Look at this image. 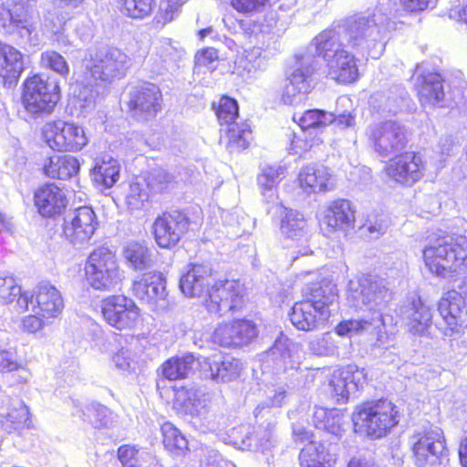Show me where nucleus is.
Instances as JSON below:
<instances>
[{
	"label": "nucleus",
	"instance_id": "nucleus-1",
	"mask_svg": "<svg viewBox=\"0 0 467 467\" xmlns=\"http://www.w3.org/2000/svg\"><path fill=\"white\" fill-rule=\"evenodd\" d=\"M346 41L340 23L318 34L307 51L296 57V65L288 78L282 100L287 105L301 103L313 88L314 78L321 69L323 61H329L345 51Z\"/></svg>",
	"mask_w": 467,
	"mask_h": 467
},
{
	"label": "nucleus",
	"instance_id": "nucleus-2",
	"mask_svg": "<svg viewBox=\"0 0 467 467\" xmlns=\"http://www.w3.org/2000/svg\"><path fill=\"white\" fill-rule=\"evenodd\" d=\"M214 282L208 265L191 264L180 279V289L187 297L205 296L207 310L222 317L244 305V287L239 281Z\"/></svg>",
	"mask_w": 467,
	"mask_h": 467
},
{
	"label": "nucleus",
	"instance_id": "nucleus-3",
	"mask_svg": "<svg viewBox=\"0 0 467 467\" xmlns=\"http://www.w3.org/2000/svg\"><path fill=\"white\" fill-rule=\"evenodd\" d=\"M346 47L362 57L379 58L384 52L388 34L394 29L389 8L379 4L372 10L355 14L341 23Z\"/></svg>",
	"mask_w": 467,
	"mask_h": 467
},
{
	"label": "nucleus",
	"instance_id": "nucleus-4",
	"mask_svg": "<svg viewBox=\"0 0 467 467\" xmlns=\"http://www.w3.org/2000/svg\"><path fill=\"white\" fill-rule=\"evenodd\" d=\"M83 91L77 95L84 102L81 107H88L94 102L93 86L98 81L111 83L124 78L132 65L131 58L120 48L110 46H99L89 48L83 60Z\"/></svg>",
	"mask_w": 467,
	"mask_h": 467
},
{
	"label": "nucleus",
	"instance_id": "nucleus-5",
	"mask_svg": "<svg viewBox=\"0 0 467 467\" xmlns=\"http://www.w3.org/2000/svg\"><path fill=\"white\" fill-rule=\"evenodd\" d=\"M305 299L294 304L288 316L298 330L314 331L322 328L330 317V306L337 299V289L331 282L307 285L303 289Z\"/></svg>",
	"mask_w": 467,
	"mask_h": 467
},
{
	"label": "nucleus",
	"instance_id": "nucleus-6",
	"mask_svg": "<svg viewBox=\"0 0 467 467\" xmlns=\"http://www.w3.org/2000/svg\"><path fill=\"white\" fill-rule=\"evenodd\" d=\"M422 254L426 266L437 275L467 271L466 236L443 234L431 238Z\"/></svg>",
	"mask_w": 467,
	"mask_h": 467
},
{
	"label": "nucleus",
	"instance_id": "nucleus-7",
	"mask_svg": "<svg viewBox=\"0 0 467 467\" xmlns=\"http://www.w3.org/2000/svg\"><path fill=\"white\" fill-rule=\"evenodd\" d=\"M351 420L356 432H362L371 439H379L398 425L400 413L390 400L380 399L358 406Z\"/></svg>",
	"mask_w": 467,
	"mask_h": 467
},
{
	"label": "nucleus",
	"instance_id": "nucleus-8",
	"mask_svg": "<svg viewBox=\"0 0 467 467\" xmlns=\"http://www.w3.org/2000/svg\"><path fill=\"white\" fill-rule=\"evenodd\" d=\"M59 99L60 88L55 78L35 75L24 82L22 104L34 119L51 114Z\"/></svg>",
	"mask_w": 467,
	"mask_h": 467
},
{
	"label": "nucleus",
	"instance_id": "nucleus-9",
	"mask_svg": "<svg viewBox=\"0 0 467 467\" xmlns=\"http://www.w3.org/2000/svg\"><path fill=\"white\" fill-rule=\"evenodd\" d=\"M36 0H11L0 7V23L5 32L23 44H36V21L34 7Z\"/></svg>",
	"mask_w": 467,
	"mask_h": 467
},
{
	"label": "nucleus",
	"instance_id": "nucleus-10",
	"mask_svg": "<svg viewBox=\"0 0 467 467\" xmlns=\"http://www.w3.org/2000/svg\"><path fill=\"white\" fill-rule=\"evenodd\" d=\"M88 284L96 290L114 289L122 279L115 254L108 247L100 246L88 256L85 266Z\"/></svg>",
	"mask_w": 467,
	"mask_h": 467
},
{
	"label": "nucleus",
	"instance_id": "nucleus-11",
	"mask_svg": "<svg viewBox=\"0 0 467 467\" xmlns=\"http://www.w3.org/2000/svg\"><path fill=\"white\" fill-rule=\"evenodd\" d=\"M441 321L435 323V328L444 337L460 334L467 325V277L458 290L449 291L438 304Z\"/></svg>",
	"mask_w": 467,
	"mask_h": 467
},
{
	"label": "nucleus",
	"instance_id": "nucleus-12",
	"mask_svg": "<svg viewBox=\"0 0 467 467\" xmlns=\"http://www.w3.org/2000/svg\"><path fill=\"white\" fill-rule=\"evenodd\" d=\"M366 136L374 151L384 158L397 155L408 142L407 130L394 120L370 124L366 130Z\"/></svg>",
	"mask_w": 467,
	"mask_h": 467
},
{
	"label": "nucleus",
	"instance_id": "nucleus-13",
	"mask_svg": "<svg viewBox=\"0 0 467 467\" xmlns=\"http://www.w3.org/2000/svg\"><path fill=\"white\" fill-rule=\"evenodd\" d=\"M410 442L418 467L434 466L446 457L444 434L437 426L416 431L410 437Z\"/></svg>",
	"mask_w": 467,
	"mask_h": 467
},
{
	"label": "nucleus",
	"instance_id": "nucleus-14",
	"mask_svg": "<svg viewBox=\"0 0 467 467\" xmlns=\"http://www.w3.org/2000/svg\"><path fill=\"white\" fill-rule=\"evenodd\" d=\"M43 136L48 146L57 151L77 152L88 142L82 126L63 120L46 124Z\"/></svg>",
	"mask_w": 467,
	"mask_h": 467
},
{
	"label": "nucleus",
	"instance_id": "nucleus-15",
	"mask_svg": "<svg viewBox=\"0 0 467 467\" xmlns=\"http://www.w3.org/2000/svg\"><path fill=\"white\" fill-rule=\"evenodd\" d=\"M99 226V220L90 206L68 210L63 219V236L73 245L88 244Z\"/></svg>",
	"mask_w": 467,
	"mask_h": 467
},
{
	"label": "nucleus",
	"instance_id": "nucleus-16",
	"mask_svg": "<svg viewBox=\"0 0 467 467\" xmlns=\"http://www.w3.org/2000/svg\"><path fill=\"white\" fill-rule=\"evenodd\" d=\"M162 93L150 82H142L129 91V112L138 121H149L161 110Z\"/></svg>",
	"mask_w": 467,
	"mask_h": 467
},
{
	"label": "nucleus",
	"instance_id": "nucleus-17",
	"mask_svg": "<svg viewBox=\"0 0 467 467\" xmlns=\"http://www.w3.org/2000/svg\"><path fill=\"white\" fill-rule=\"evenodd\" d=\"M132 293L139 300L148 304L157 312L167 311L171 306L166 279L160 272H147L135 279Z\"/></svg>",
	"mask_w": 467,
	"mask_h": 467
},
{
	"label": "nucleus",
	"instance_id": "nucleus-18",
	"mask_svg": "<svg viewBox=\"0 0 467 467\" xmlns=\"http://www.w3.org/2000/svg\"><path fill=\"white\" fill-rule=\"evenodd\" d=\"M101 313L104 320L119 329H130L139 320L140 309L131 298L123 295H114L101 302Z\"/></svg>",
	"mask_w": 467,
	"mask_h": 467
},
{
	"label": "nucleus",
	"instance_id": "nucleus-19",
	"mask_svg": "<svg viewBox=\"0 0 467 467\" xmlns=\"http://www.w3.org/2000/svg\"><path fill=\"white\" fill-rule=\"evenodd\" d=\"M368 375L364 368L348 364L338 372H335L329 381L331 396L337 403L348 402L350 395L363 389L367 384Z\"/></svg>",
	"mask_w": 467,
	"mask_h": 467
},
{
	"label": "nucleus",
	"instance_id": "nucleus-20",
	"mask_svg": "<svg viewBox=\"0 0 467 467\" xmlns=\"http://www.w3.org/2000/svg\"><path fill=\"white\" fill-rule=\"evenodd\" d=\"M189 226L187 216L179 212L163 213L153 223V234L157 244L162 248L176 245Z\"/></svg>",
	"mask_w": 467,
	"mask_h": 467
},
{
	"label": "nucleus",
	"instance_id": "nucleus-21",
	"mask_svg": "<svg viewBox=\"0 0 467 467\" xmlns=\"http://www.w3.org/2000/svg\"><path fill=\"white\" fill-rule=\"evenodd\" d=\"M425 167L421 157L415 152H405L389 161L385 166L387 175L403 185H412L420 181Z\"/></svg>",
	"mask_w": 467,
	"mask_h": 467
},
{
	"label": "nucleus",
	"instance_id": "nucleus-22",
	"mask_svg": "<svg viewBox=\"0 0 467 467\" xmlns=\"http://www.w3.org/2000/svg\"><path fill=\"white\" fill-rule=\"evenodd\" d=\"M400 317L410 332L419 336H432V309L418 296H412L400 307Z\"/></svg>",
	"mask_w": 467,
	"mask_h": 467
},
{
	"label": "nucleus",
	"instance_id": "nucleus-23",
	"mask_svg": "<svg viewBox=\"0 0 467 467\" xmlns=\"http://www.w3.org/2000/svg\"><path fill=\"white\" fill-rule=\"evenodd\" d=\"M256 336L257 328L252 321L238 319L219 326L213 333V340L224 348H238L249 344Z\"/></svg>",
	"mask_w": 467,
	"mask_h": 467
},
{
	"label": "nucleus",
	"instance_id": "nucleus-24",
	"mask_svg": "<svg viewBox=\"0 0 467 467\" xmlns=\"http://www.w3.org/2000/svg\"><path fill=\"white\" fill-rule=\"evenodd\" d=\"M416 73L419 76L416 78L415 87L420 103L423 106L444 107L445 91L443 78L436 71H427L421 66H417Z\"/></svg>",
	"mask_w": 467,
	"mask_h": 467
},
{
	"label": "nucleus",
	"instance_id": "nucleus-25",
	"mask_svg": "<svg viewBox=\"0 0 467 467\" xmlns=\"http://www.w3.org/2000/svg\"><path fill=\"white\" fill-rule=\"evenodd\" d=\"M264 362L265 367H272L276 373L297 368L299 357L296 344L281 334L265 352Z\"/></svg>",
	"mask_w": 467,
	"mask_h": 467
},
{
	"label": "nucleus",
	"instance_id": "nucleus-26",
	"mask_svg": "<svg viewBox=\"0 0 467 467\" xmlns=\"http://www.w3.org/2000/svg\"><path fill=\"white\" fill-rule=\"evenodd\" d=\"M322 223L328 233L341 232L347 234L355 223V211L351 202L345 199L331 202L325 210Z\"/></svg>",
	"mask_w": 467,
	"mask_h": 467
},
{
	"label": "nucleus",
	"instance_id": "nucleus-27",
	"mask_svg": "<svg viewBox=\"0 0 467 467\" xmlns=\"http://www.w3.org/2000/svg\"><path fill=\"white\" fill-rule=\"evenodd\" d=\"M365 285L369 287L367 292L368 302V316L376 322L386 326L383 309L391 299V292L387 287L384 279L375 275H364Z\"/></svg>",
	"mask_w": 467,
	"mask_h": 467
},
{
	"label": "nucleus",
	"instance_id": "nucleus-28",
	"mask_svg": "<svg viewBox=\"0 0 467 467\" xmlns=\"http://www.w3.org/2000/svg\"><path fill=\"white\" fill-rule=\"evenodd\" d=\"M35 204L43 217H55L65 210L67 199L57 184L46 183L35 192Z\"/></svg>",
	"mask_w": 467,
	"mask_h": 467
},
{
	"label": "nucleus",
	"instance_id": "nucleus-29",
	"mask_svg": "<svg viewBox=\"0 0 467 467\" xmlns=\"http://www.w3.org/2000/svg\"><path fill=\"white\" fill-rule=\"evenodd\" d=\"M369 103L379 114L396 115L409 108L410 97L403 86L394 85L387 91L373 94Z\"/></svg>",
	"mask_w": 467,
	"mask_h": 467
},
{
	"label": "nucleus",
	"instance_id": "nucleus-30",
	"mask_svg": "<svg viewBox=\"0 0 467 467\" xmlns=\"http://www.w3.org/2000/svg\"><path fill=\"white\" fill-rule=\"evenodd\" d=\"M23 70L22 53L0 42V84L8 88L16 86Z\"/></svg>",
	"mask_w": 467,
	"mask_h": 467
},
{
	"label": "nucleus",
	"instance_id": "nucleus-31",
	"mask_svg": "<svg viewBox=\"0 0 467 467\" xmlns=\"http://www.w3.org/2000/svg\"><path fill=\"white\" fill-rule=\"evenodd\" d=\"M36 306L34 311L47 317H57L64 308L60 291L48 282H41L35 288Z\"/></svg>",
	"mask_w": 467,
	"mask_h": 467
},
{
	"label": "nucleus",
	"instance_id": "nucleus-32",
	"mask_svg": "<svg viewBox=\"0 0 467 467\" xmlns=\"http://www.w3.org/2000/svg\"><path fill=\"white\" fill-rule=\"evenodd\" d=\"M336 447H327L322 442L310 441L301 449L299 454L300 467H333L336 463Z\"/></svg>",
	"mask_w": 467,
	"mask_h": 467
},
{
	"label": "nucleus",
	"instance_id": "nucleus-33",
	"mask_svg": "<svg viewBox=\"0 0 467 467\" xmlns=\"http://www.w3.org/2000/svg\"><path fill=\"white\" fill-rule=\"evenodd\" d=\"M205 366L209 368L210 379L217 383L234 381L242 369L240 361L230 356L208 358Z\"/></svg>",
	"mask_w": 467,
	"mask_h": 467
},
{
	"label": "nucleus",
	"instance_id": "nucleus-34",
	"mask_svg": "<svg viewBox=\"0 0 467 467\" xmlns=\"http://www.w3.org/2000/svg\"><path fill=\"white\" fill-rule=\"evenodd\" d=\"M80 169L78 160L70 155L54 154L45 162L44 173L52 179L67 180L78 174Z\"/></svg>",
	"mask_w": 467,
	"mask_h": 467
},
{
	"label": "nucleus",
	"instance_id": "nucleus-35",
	"mask_svg": "<svg viewBox=\"0 0 467 467\" xmlns=\"http://www.w3.org/2000/svg\"><path fill=\"white\" fill-rule=\"evenodd\" d=\"M346 418L339 410L317 408L313 413V423L317 429L340 437L346 431V426L348 423Z\"/></svg>",
	"mask_w": 467,
	"mask_h": 467
},
{
	"label": "nucleus",
	"instance_id": "nucleus-36",
	"mask_svg": "<svg viewBox=\"0 0 467 467\" xmlns=\"http://www.w3.org/2000/svg\"><path fill=\"white\" fill-rule=\"evenodd\" d=\"M328 75L338 82L350 83L358 76V68L353 55L348 51L339 53L327 62Z\"/></svg>",
	"mask_w": 467,
	"mask_h": 467
},
{
	"label": "nucleus",
	"instance_id": "nucleus-37",
	"mask_svg": "<svg viewBox=\"0 0 467 467\" xmlns=\"http://www.w3.org/2000/svg\"><path fill=\"white\" fill-rule=\"evenodd\" d=\"M119 161L110 156H104L96 160L90 175L93 182L98 187L109 189L119 181Z\"/></svg>",
	"mask_w": 467,
	"mask_h": 467
},
{
	"label": "nucleus",
	"instance_id": "nucleus-38",
	"mask_svg": "<svg viewBox=\"0 0 467 467\" xmlns=\"http://www.w3.org/2000/svg\"><path fill=\"white\" fill-rule=\"evenodd\" d=\"M180 57L181 51L173 47L169 39H164L155 47V52L150 55L147 63L150 67V70L159 75L163 70L176 67V62Z\"/></svg>",
	"mask_w": 467,
	"mask_h": 467
},
{
	"label": "nucleus",
	"instance_id": "nucleus-39",
	"mask_svg": "<svg viewBox=\"0 0 467 467\" xmlns=\"http://www.w3.org/2000/svg\"><path fill=\"white\" fill-rule=\"evenodd\" d=\"M330 174L322 165H308L303 167L298 175L300 187L306 193L326 192L328 188Z\"/></svg>",
	"mask_w": 467,
	"mask_h": 467
},
{
	"label": "nucleus",
	"instance_id": "nucleus-40",
	"mask_svg": "<svg viewBox=\"0 0 467 467\" xmlns=\"http://www.w3.org/2000/svg\"><path fill=\"white\" fill-rule=\"evenodd\" d=\"M281 233L286 238L301 240L307 234V223L302 213L296 210L281 207Z\"/></svg>",
	"mask_w": 467,
	"mask_h": 467
},
{
	"label": "nucleus",
	"instance_id": "nucleus-41",
	"mask_svg": "<svg viewBox=\"0 0 467 467\" xmlns=\"http://www.w3.org/2000/svg\"><path fill=\"white\" fill-rule=\"evenodd\" d=\"M175 397L176 402L184 411L192 416L205 414L210 402L208 395L201 390L192 389L178 390Z\"/></svg>",
	"mask_w": 467,
	"mask_h": 467
},
{
	"label": "nucleus",
	"instance_id": "nucleus-42",
	"mask_svg": "<svg viewBox=\"0 0 467 467\" xmlns=\"http://www.w3.org/2000/svg\"><path fill=\"white\" fill-rule=\"evenodd\" d=\"M196 365L197 361L192 354L173 357L161 365V374L169 380L186 379L193 372Z\"/></svg>",
	"mask_w": 467,
	"mask_h": 467
},
{
	"label": "nucleus",
	"instance_id": "nucleus-43",
	"mask_svg": "<svg viewBox=\"0 0 467 467\" xmlns=\"http://www.w3.org/2000/svg\"><path fill=\"white\" fill-rule=\"evenodd\" d=\"M284 169L279 165L264 166L257 177L258 185L266 202H275L277 199L276 185L281 181Z\"/></svg>",
	"mask_w": 467,
	"mask_h": 467
},
{
	"label": "nucleus",
	"instance_id": "nucleus-44",
	"mask_svg": "<svg viewBox=\"0 0 467 467\" xmlns=\"http://www.w3.org/2000/svg\"><path fill=\"white\" fill-rule=\"evenodd\" d=\"M123 256L129 267L136 271L147 270L153 264L149 248L138 242L129 243L123 248Z\"/></svg>",
	"mask_w": 467,
	"mask_h": 467
},
{
	"label": "nucleus",
	"instance_id": "nucleus-45",
	"mask_svg": "<svg viewBox=\"0 0 467 467\" xmlns=\"http://www.w3.org/2000/svg\"><path fill=\"white\" fill-rule=\"evenodd\" d=\"M76 415L96 429L105 428L110 422V410L104 405L91 402L76 411Z\"/></svg>",
	"mask_w": 467,
	"mask_h": 467
},
{
	"label": "nucleus",
	"instance_id": "nucleus-46",
	"mask_svg": "<svg viewBox=\"0 0 467 467\" xmlns=\"http://www.w3.org/2000/svg\"><path fill=\"white\" fill-rule=\"evenodd\" d=\"M369 287L365 285L364 275L349 280L348 285V305L357 311L368 313V302L367 292Z\"/></svg>",
	"mask_w": 467,
	"mask_h": 467
},
{
	"label": "nucleus",
	"instance_id": "nucleus-47",
	"mask_svg": "<svg viewBox=\"0 0 467 467\" xmlns=\"http://www.w3.org/2000/svg\"><path fill=\"white\" fill-rule=\"evenodd\" d=\"M251 129L246 122L234 123L228 126L227 137L228 143L227 148L231 152H239L246 149L249 145L251 139Z\"/></svg>",
	"mask_w": 467,
	"mask_h": 467
},
{
	"label": "nucleus",
	"instance_id": "nucleus-48",
	"mask_svg": "<svg viewBox=\"0 0 467 467\" xmlns=\"http://www.w3.org/2000/svg\"><path fill=\"white\" fill-rule=\"evenodd\" d=\"M161 430L163 437V445L169 451L181 454L187 450V439L172 423H163Z\"/></svg>",
	"mask_w": 467,
	"mask_h": 467
},
{
	"label": "nucleus",
	"instance_id": "nucleus-49",
	"mask_svg": "<svg viewBox=\"0 0 467 467\" xmlns=\"http://www.w3.org/2000/svg\"><path fill=\"white\" fill-rule=\"evenodd\" d=\"M335 119L333 112L323 109H307L298 118V124L301 130H306L311 128H321L332 124Z\"/></svg>",
	"mask_w": 467,
	"mask_h": 467
},
{
	"label": "nucleus",
	"instance_id": "nucleus-50",
	"mask_svg": "<svg viewBox=\"0 0 467 467\" xmlns=\"http://www.w3.org/2000/svg\"><path fill=\"white\" fill-rule=\"evenodd\" d=\"M213 108L215 109V114L221 125L231 126L236 123L235 119L239 117V106L234 99L223 96L220 99L217 107L213 103Z\"/></svg>",
	"mask_w": 467,
	"mask_h": 467
},
{
	"label": "nucleus",
	"instance_id": "nucleus-51",
	"mask_svg": "<svg viewBox=\"0 0 467 467\" xmlns=\"http://www.w3.org/2000/svg\"><path fill=\"white\" fill-rule=\"evenodd\" d=\"M266 65L265 57L262 56V49L260 47L245 50L244 57L238 61V67L251 76L264 71L266 68Z\"/></svg>",
	"mask_w": 467,
	"mask_h": 467
},
{
	"label": "nucleus",
	"instance_id": "nucleus-52",
	"mask_svg": "<svg viewBox=\"0 0 467 467\" xmlns=\"http://www.w3.org/2000/svg\"><path fill=\"white\" fill-rule=\"evenodd\" d=\"M120 12L133 19L149 16L153 8L154 0H119Z\"/></svg>",
	"mask_w": 467,
	"mask_h": 467
},
{
	"label": "nucleus",
	"instance_id": "nucleus-53",
	"mask_svg": "<svg viewBox=\"0 0 467 467\" xmlns=\"http://www.w3.org/2000/svg\"><path fill=\"white\" fill-rule=\"evenodd\" d=\"M370 327L379 329L382 325L369 317L361 319H348L341 321L336 327V333L341 337H351L353 334H358Z\"/></svg>",
	"mask_w": 467,
	"mask_h": 467
},
{
	"label": "nucleus",
	"instance_id": "nucleus-54",
	"mask_svg": "<svg viewBox=\"0 0 467 467\" xmlns=\"http://www.w3.org/2000/svg\"><path fill=\"white\" fill-rule=\"evenodd\" d=\"M173 182V176L161 168L152 169L143 179L147 187L153 192L160 193L169 188Z\"/></svg>",
	"mask_w": 467,
	"mask_h": 467
},
{
	"label": "nucleus",
	"instance_id": "nucleus-55",
	"mask_svg": "<svg viewBox=\"0 0 467 467\" xmlns=\"http://www.w3.org/2000/svg\"><path fill=\"white\" fill-rule=\"evenodd\" d=\"M149 200V192L144 188V183L136 181L131 182L126 195V203L130 210H140Z\"/></svg>",
	"mask_w": 467,
	"mask_h": 467
},
{
	"label": "nucleus",
	"instance_id": "nucleus-56",
	"mask_svg": "<svg viewBox=\"0 0 467 467\" xmlns=\"http://www.w3.org/2000/svg\"><path fill=\"white\" fill-rule=\"evenodd\" d=\"M41 66L49 68L62 77H67L69 73V66L65 57L58 52L47 50L41 54Z\"/></svg>",
	"mask_w": 467,
	"mask_h": 467
},
{
	"label": "nucleus",
	"instance_id": "nucleus-57",
	"mask_svg": "<svg viewBox=\"0 0 467 467\" xmlns=\"http://www.w3.org/2000/svg\"><path fill=\"white\" fill-rule=\"evenodd\" d=\"M308 348L312 354L317 356H333L337 350L335 338L330 333H325L313 338L308 344Z\"/></svg>",
	"mask_w": 467,
	"mask_h": 467
},
{
	"label": "nucleus",
	"instance_id": "nucleus-58",
	"mask_svg": "<svg viewBox=\"0 0 467 467\" xmlns=\"http://www.w3.org/2000/svg\"><path fill=\"white\" fill-rule=\"evenodd\" d=\"M229 437L232 443L241 450H252L254 439V427L249 424H241L230 431Z\"/></svg>",
	"mask_w": 467,
	"mask_h": 467
},
{
	"label": "nucleus",
	"instance_id": "nucleus-59",
	"mask_svg": "<svg viewBox=\"0 0 467 467\" xmlns=\"http://www.w3.org/2000/svg\"><path fill=\"white\" fill-rule=\"evenodd\" d=\"M29 409L22 401L18 400L16 405L6 413V421L12 424L13 430H17L24 426H29Z\"/></svg>",
	"mask_w": 467,
	"mask_h": 467
},
{
	"label": "nucleus",
	"instance_id": "nucleus-60",
	"mask_svg": "<svg viewBox=\"0 0 467 467\" xmlns=\"http://www.w3.org/2000/svg\"><path fill=\"white\" fill-rule=\"evenodd\" d=\"M388 227V218L384 214H379L369 216L361 230L368 233L370 239H378L386 233Z\"/></svg>",
	"mask_w": 467,
	"mask_h": 467
},
{
	"label": "nucleus",
	"instance_id": "nucleus-61",
	"mask_svg": "<svg viewBox=\"0 0 467 467\" xmlns=\"http://www.w3.org/2000/svg\"><path fill=\"white\" fill-rule=\"evenodd\" d=\"M20 293V286L7 273H0V297L5 304H12Z\"/></svg>",
	"mask_w": 467,
	"mask_h": 467
},
{
	"label": "nucleus",
	"instance_id": "nucleus-62",
	"mask_svg": "<svg viewBox=\"0 0 467 467\" xmlns=\"http://www.w3.org/2000/svg\"><path fill=\"white\" fill-rule=\"evenodd\" d=\"M274 428L275 426L269 423L265 429L260 430L254 435L252 450L261 451L262 452L270 450L275 443Z\"/></svg>",
	"mask_w": 467,
	"mask_h": 467
},
{
	"label": "nucleus",
	"instance_id": "nucleus-63",
	"mask_svg": "<svg viewBox=\"0 0 467 467\" xmlns=\"http://www.w3.org/2000/svg\"><path fill=\"white\" fill-rule=\"evenodd\" d=\"M111 361L115 368L121 372H130L132 369V353L127 348L121 347L114 352L111 357Z\"/></svg>",
	"mask_w": 467,
	"mask_h": 467
},
{
	"label": "nucleus",
	"instance_id": "nucleus-64",
	"mask_svg": "<svg viewBox=\"0 0 467 467\" xmlns=\"http://www.w3.org/2000/svg\"><path fill=\"white\" fill-rule=\"evenodd\" d=\"M289 153L301 156L303 153L311 150L312 141L307 140L306 130H301L300 134H292Z\"/></svg>",
	"mask_w": 467,
	"mask_h": 467
}]
</instances>
